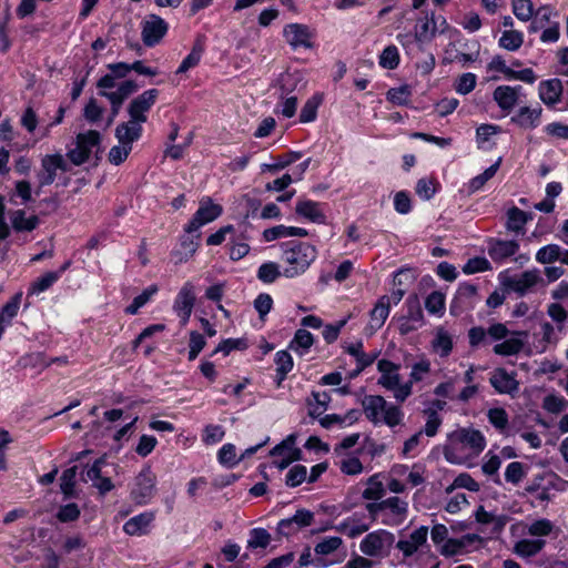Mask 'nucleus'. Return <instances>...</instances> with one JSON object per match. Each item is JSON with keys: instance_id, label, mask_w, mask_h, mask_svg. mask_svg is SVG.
<instances>
[{"instance_id": "obj_64", "label": "nucleus", "mask_w": 568, "mask_h": 568, "mask_svg": "<svg viewBox=\"0 0 568 568\" xmlns=\"http://www.w3.org/2000/svg\"><path fill=\"white\" fill-rule=\"evenodd\" d=\"M307 469L303 465L293 466L286 474L285 484L288 487H297L306 480Z\"/></svg>"}, {"instance_id": "obj_2", "label": "nucleus", "mask_w": 568, "mask_h": 568, "mask_svg": "<svg viewBox=\"0 0 568 568\" xmlns=\"http://www.w3.org/2000/svg\"><path fill=\"white\" fill-rule=\"evenodd\" d=\"M363 412L373 424L384 423L395 427L402 423L403 412L398 406L388 404L381 395H366L362 399Z\"/></svg>"}, {"instance_id": "obj_40", "label": "nucleus", "mask_w": 568, "mask_h": 568, "mask_svg": "<svg viewBox=\"0 0 568 568\" xmlns=\"http://www.w3.org/2000/svg\"><path fill=\"white\" fill-rule=\"evenodd\" d=\"M501 163V158H499L494 164L487 168L481 174L473 178L468 183V192L475 193L479 191L486 183L489 181L498 171Z\"/></svg>"}, {"instance_id": "obj_9", "label": "nucleus", "mask_w": 568, "mask_h": 568, "mask_svg": "<svg viewBox=\"0 0 568 568\" xmlns=\"http://www.w3.org/2000/svg\"><path fill=\"white\" fill-rule=\"evenodd\" d=\"M169 30V24L158 14H149L142 22V40L146 47L156 45Z\"/></svg>"}, {"instance_id": "obj_7", "label": "nucleus", "mask_w": 568, "mask_h": 568, "mask_svg": "<svg viewBox=\"0 0 568 568\" xmlns=\"http://www.w3.org/2000/svg\"><path fill=\"white\" fill-rule=\"evenodd\" d=\"M407 312L398 318V331L402 335H407L417 331L424 325V314L416 295L409 296L405 301Z\"/></svg>"}, {"instance_id": "obj_8", "label": "nucleus", "mask_w": 568, "mask_h": 568, "mask_svg": "<svg viewBox=\"0 0 568 568\" xmlns=\"http://www.w3.org/2000/svg\"><path fill=\"white\" fill-rule=\"evenodd\" d=\"M159 98V90L149 89L131 100L128 105V114L131 119L145 123L148 112L152 109Z\"/></svg>"}, {"instance_id": "obj_34", "label": "nucleus", "mask_w": 568, "mask_h": 568, "mask_svg": "<svg viewBox=\"0 0 568 568\" xmlns=\"http://www.w3.org/2000/svg\"><path fill=\"white\" fill-rule=\"evenodd\" d=\"M545 545L544 539H521L515 544L514 551L520 557L529 558L536 556Z\"/></svg>"}, {"instance_id": "obj_20", "label": "nucleus", "mask_w": 568, "mask_h": 568, "mask_svg": "<svg viewBox=\"0 0 568 568\" xmlns=\"http://www.w3.org/2000/svg\"><path fill=\"white\" fill-rule=\"evenodd\" d=\"M518 250L519 243L515 240H490L488 242V255L497 263L514 256Z\"/></svg>"}, {"instance_id": "obj_13", "label": "nucleus", "mask_w": 568, "mask_h": 568, "mask_svg": "<svg viewBox=\"0 0 568 568\" xmlns=\"http://www.w3.org/2000/svg\"><path fill=\"white\" fill-rule=\"evenodd\" d=\"M139 90V85L133 80L122 81L115 91H99V95L109 100L111 104V115L116 118L123 102Z\"/></svg>"}, {"instance_id": "obj_37", "label": "nucleus", "mask_w": 568, "mask_h": 568, "mask_svg": "<svg viewBox=\"0 0 568 568\" xmlns=\"http://www.w3.org/2000/svg\"><path fill=\"white\" fill-rule=\"evenodd\" d=\"M11 223L16 231L31 232L38 226L39 219L36 215L27 217L23 210H17L11 216Z\"/></svg>"}, {"instance_id": "obj_55", "label": "nucleus", "mask_w": 568, "mask_h": 568, "mask_svg": "<svg viewBox=\"0 0 568 568\" xmlns=\"http://www.w3.org/2000/svg\"><path fill=\"white\" fill-rule=\"evenodd\" d=\"M217 459L222 465L233 467L242 460V457H236V448L233 444H224L219 450Z\"/></svg>"}, {"instance_id": "obj_32", "label": "nucleus", "mask_w": 568, "mask_h": 568, "mask_svg": "<svg viewBox=\"0 0 568 568\" xmlns=\"http://www.w3.org/2000/svg\"><path fill=\"white\" fill-rule=\"evenodd\" d=\"M494 101L504 112L509 113L518 103L515 90L510 85H499L494 90Z\"/></svg>"}, {"instance_id": "obj_1", "label": "nucleus", "mask_w": 568, "mask_h": 568, "mask_svg": "<svg viewBox=\"0 0 568 568\" xmlns=\"http://www.w3.org/2000/svg\"><path fill=\"white\" fill-rule=\"evenodd\" d=\"M281 261L284 264L283 276L294 278L304 274L317 257V250L306 242L291 241L282 245Z\"/></svg>"}, {"instance_id": "obj_23", "label": "nucleus", "mask_w": 568, "mask_h": 568, "mask_svg": "<svg viewBox=\"0 0 568 568\" xmlns=\"http://www.w3.org/2000/svg\"><path fill=\"white\" fill-rule=\"evenodd\" d=\"M141 122L129 119L115 128V138L120 144L131 145L142 136L143 128Z\"/></svg>"}, {"instance_id": "obj_26", "label": "nucleus", "mask_w": 568, "mask_h": 568, "mask_svg": "<svg viewBox=\"0 0 568 568\" xmlns=\"http://www.w3.org/2000/svg\"><path fill=\"white\" fill-rule=\"evenodd\" d=\"M295 212L297 215L313 223L324 224L326 222V215L322 210V204L312 200H300L296 203Z\"/></svg>"}, {"instance_id": "obj_21", "label": "nucleus", "mask_w": 568, "mask_h": 568, "mask_svg": "<svg viewBox=\"0 0 568 568\" xmlns=\"http://www.w3.org/2000/svg\"><path fill=\"white\" fill-rule=\"evenodd\" d=\"M428 527L420 526L414 530L408 539H400L396 542V548L400 550L405 558L412 557L427 541Z\"/></svg>"}, {"instance_id": "obj_53", "label": "nucleus", "mask_w": 568, "mask_h": 568, "mask_svg": "<svg viewBox=\"0 0 568 568\" xmlns=\"http://www.w3.org/2000/svg\"><path fill=\"white\" fill-rule=\"evenodd\" d=\"M59 280V273L47 272L38 277L31 285L30 293L39 294L50 288Z\"/></svg>"}, {"instance_id": "obj_17", "label": "nucleus", "mask_w": 568, "mask_h": 568, "mask_svg": "<svg viewBox=\"0 0 568 568\" xmlns=\"http://www.w3.org/2000/svg\"><path fill=\"white\" fill-rule=\"evenodd\" d=\"M446 20L444 18L436 19L434 13L430 17L418 20L415 27V40L418 43H428L433 40L436 32L443 33L446 29Z\"/></svg>"}, {"instance_id": "obj_41", "label": "nucleus", "mask_w": 568, "mask_h": 568, "mask_svg": "<svg viewBox=\"0 0 568 568\" xmlns=\"http://www.w3.org/2000/svg\"><path fill=\"white\" fill-rule=\"evenodd\" d=\"M528 219L529 215L525 211L516 206H513L507 212L506 227L507 230L513 232H520L524 230V226L528 222Z\"/></svg>"}, {"instance_id": "obj_12", "label": "nucleus", "mask_w": 568, "mask_h": 568, "mask_svg": "<svg viewBox=\"0 0 568 568\" xmlns=\"http://www.w3.org/2000/svg\"><path fill=\"white\" fill-rule=\"evenodd\" d=\"M366 509L373 520L377 518L381 511L389 510L397 518L396 524H399L407 515L408 504L399 497H389L377 503H368Z\"/></svg>"}, {"instance_id": "obj_15", "label": "nucleus", "mask_w": 568, "mask_h": 568, "mask_svg": "<svg viewBox=\"0 0 568 568\" xmlns=\"http://www.w3.org/2000/svg\"><path fill=\"white\" fill-rule=\"evenodd\" d=\"M489 71H497L504 74L506 80H519L525 83L532 84L537 77L531 68H526L523 70H514L511 67L506 64V61L501 55H495L491 61L488 63Z\"/></svg>"}, {"instance_id": "obj_56", "label": "nucleus", "mask_w": 568, "mask_h": 568, "mask_svg": "<svg viewBox=\"0 0 568 568\" xmlns=\"http://www.w3.org/2000/svg\"><path fill=\"white\" fill-rule=\"evenodd\" d=\"M295 444H296V435L291 434L285 439H283L280 444L274 446L270 450V455L273 457L292 455L295 450H301L300 448L295 447Z\"/></svg>"}, {"instance_id": "obj_52", "label": "nucleus", "mask_w": 568, "mask_h": 568, "mask_svg": "<svg viewBox=\"0 0 568 568\" xmlns=\"http://www.w3.org/2000/svg\"><path fill=\"white\" fill-rule=\"evenodd\" d=\"M379 64L389 70H394L399 64V53L395 45H387L379 55Z\"/></svg>"}, {"instance_id": "obj_10", "label": "nucleus", "mask_w": 568, "mask_h": 568, "mask_svg": "<svg viewBox=\"0 0 568 568\" xmlns=\"http://www.w3.org/2000/svg\"><path fill=\"white\" fill-rule=\"evenodd\" d=\"M314 521V514L308 509H297L296 513L288 518L278 521L276 530L280 536L290 537L308 527Z\"/></svg>"}, {"instance_id": "obj_5", "label": "nucleus", "mask_w": 568, "mask_h": 568, "mask_svg": "<svg viewBox=\"0 0 568 568\" xmlns=\"http://www.w3.org/2000/svg\"><path fill=\"white\" fill-rule=\"evenodd\" d=\"M395 542V536L393 532L378 529L369 532L361 541V551L369 557H378L383 554H387Z\"/></svg>"}, {"instance_id": "obj_27", "label": "nucleus", "mask_w": 568, "mask_h": 568, "mask_svg": "<svg viewBox=\"0 0 568 568\" xmlns=\"http://www.w3.org/2000/svg\"><path fill=\"white\" fill-rule=\"evenodd\" d=\"M477 295V286L470 283L459 284L456 295L452 302L450 311L456 313V308H473Z\"/></svg>"}, {"instance_id": "obj_39", "label": "nucleus", "mask_w": 568, "mask_h": 568, "mask_svg": "<svg viewBox=\"0 0 568 568\" xmlns=\"http://www.w3.org/2000/svg\"><path fill=\"white\" fill-rule=\"evenodd\" d=\"M314 343V336L304 328H298L290 343V348L303 355Z\"/></svg>"}, {"instance_id": "obj_47", "label": "nucleus", "mask_w": 568, "mask_h": 568, "mask_svg": "<svg viewBox=\"0 0 568 568\" xmlns=\"http://www.w3.org/2000/svg\"><path fill=\"white\" fill-rule=\"evenodd\" d=\"M489 423L501 434L508 428V414L504 408L495 407L487 412Z\"/></svg>"}, {"instance_id": "obj_38", "label": "nucleus", "mask_w": 568, "mask_h": 568, "mask_svg": "<svg viewBox=\"0 0 568 568\" xmlns=\"http://www.w3.org/2000/svg\"><path fill=\"white\" fill-rule=\"evenodd\" d=\"M345 351H346V353H348L349 355L355 357L356 364H359L361 368H366V367L371 366L376 358V354H366L363 351V342L362 341H357L355 343H352V344L345 346Z\"/></svg>"}, {"instance_id": "obj_4", "label": "nucleus", "mask_w": 568, "mask_h": 568, "mask_svg": "<svg viewBox=\"0 0 568 568\" xmlns=\"http://www.w3.org/2000/svg\"><path fill=\"white\" fill-rule=\"evenodd\" d=\"M156 491V476L150 466L143 467L130 485V498L139 506L148 505Z\"/></svg>"}, {"instance_id": "obj_28", "label": "nucleus", "mask_w": 568, "mask_h": 568, "mask_svg": "<svg viewBox=\"0 0 568 568\" xmlns=\"http://www.w3.org/2000/svg\"><path fill=\"white\" fill-rule=\"evenodd\" d=\"M476 540H480V537L475 534H467L460 538L447 539L442 546L440 554L445 557L456 556L458 554H462L466 547H468Z\"/></svg>"}, {"instance_id": "obj_25", "label": "nucleus", "mask_w": 568, "mask_h": 568, "mask_svg": "<svg viewBox=\"0 0 568 568\" xmlns=\"http://www.w3.org/2000/svg\"><path fill=\"white\" fill-rule=\"evenodd\" d=\"M489 382L499 394H513L518 390V382L515 378V374H509L505 368H496Z\"/></svg>"}, {"instance_id": "obj_6", "label": "nucleus", "mask_w": 568, "mask_h": 568, "mask_svg": "<svg viewBox=\"0 0 568 568\" xmlns=\"http://www.w3.org/2000/svg\"><path fill=\"white\" fill-rule=\"evenodd\" d=\"M58 171H69V164L65 158L61 153L44 155L41 159V170L37 174L39 186L51 185L55 181Z\"/></svg>"}, {"instance_id": "obj_57", "label": "nucleus", "mask_w": 568, "mask_h": 568, "mask_svg": "<svg viewBox=\"0 0 568 568\" xmlns=\"http://www.w3.org/2000/svg\"><path fill=\"white\" fill-rule=\"evenodd\" d=\"M513 12L518 20L529 21L534 16V6L530 0H513Z\"/></svg>"}, {"instance_id": "obj_14", "label": "nucleus", "mask_w": 568, "mask_h": 568, "mask_svg": "<svg viewBox=\"0 0 568 568\" xmlns=\"http://www.w3.org/2000/svg\"><path fill=\"white\" fill-rule=\"evenodd\" d=\"M541 282L542 277L540 276V271L538 268H532L525 271L518 276L507 277L503 284L519 296H524Z\"/></svg>"}, {"instance_id": "obj_3", "label": "nucleus", "mask_w": 568, "mask_h": 568, "mask_svg": "<svg viewBox=\"0 0 568 568\" xmlns=\"http://www.w3.org/2000/svg\"><path fill=\"white\" fill-rule=\"evenodd\" d=\"M486 447V439L480 430L474 428H458L448 435V445L445 447V457L452 460L454 450L467 448L473 454L481 453Z\"/></svg>"}, {"instance_id": "obj_18", "label": "nucleus", "mask_w": 568, "mask_h": 568, "mask_svg": "<svg viewBox=\"0 0 568 568\" xmlns=\"http://www.w3.org/2000/svg\"><path fill=\"white\" fill-rule=\"evenodd\" d=\"M283 36L285 37L287 43L296 49V48H306L310 49L313 47L311 39L313 38V33L306 24L302 23H290L286 24L283 30Z\"/></svg>"}, {"instance_id": "obj_45", "label": "nucleus", "mask_w": 568, "mask_h": 568, "mask_svg": "<svg viewBox=\"0 0 568 568\" xmlns=\"http://www.w3.org/2000/svg\"><path fill=\"white\" fill-rule=\"evenodd\" d=\"M159 288L156 285H150L141 294L135 296L132 303L125 308V313L134 315L143 307L153 295L158 293Z\"/></svg>"}, {"instance_id": "obj_59", "label": "nucleus", "mask_w": 568, "mask_h": 568, "mask_svg": "<svg viewBox=\"0 0 568 568\" xmlns=\"http://www.w3.org/2000/svg\"><path fill=\"white\" fill-rule=\"evenodd\" d=\"M410 94L412 91L408 85L392 88L387 92V100L397 105H407Z\"/></svg>"}, {"instance_id": "obj_63", "label": "nucleus", "mask_w": 568, "mask_h": 568, "mask_svg": "<svg viewBox=\"0 0 568 568\" xmlns=\"http://www.w3.org/2000/svg\"><path fill=\"white\" fill-rule=\"evenodd\" d=\"M205 345L206 341L202 334L195 331L191 332L189 341V361H194L205 347Z\"/></svg>"}, {"instance_id": "obj_29", "label": "nucleus", "mask_w": 568, "mask_h": 568, "mask_svg": "<svg viewBox=\"0 0 568 568\" xmlns=\"http://www.w3.org/2000/svg\"><path fill=\"white\" fill-rule=\"evenodd\" d=\"M154 513L145 511L130 518L123 525V531L130 536H141L146 532L149 525L154 520Z\"/></svg>"}, {"instance_id": "obj_49", "label": "nucleus", "mask_w": 568, "mask_h": 568, "mask_svg": "<svg viewBox=\"0 0 568 568\" xmlns=\"http://www.w3.org/2000/svg\"><path fill=\"white\" fill-rule=\"evenodd\" d=\"M100 141H101V135L95 130H89L88 132L79 133L77 135V140H75V142L80 146H83V150H85L89 155H91L92 150L94 148H99Z\"/></svg>"}, {"instance_id": "obj_51", "label": "nucleus", "mask_w": 568, "mask_h": 568, "mask_svg": "<svg viewBox=\"0 0 568 568\" xmlns=\"http://www.w3.org/2000/svg\"><path fill=\"white\" fill-rule=\"evenodd\" d=\"M523 42V34L516 30L504 31L499 39V45L509 51L518 50Z\"/></svg>"}, {"instance_id": "obj_35", "label": "nucleus", "mask_w": 568, "mask_h": 568, "mask_svg": "<svg viewBox=\"0 0 568 568\" xmlns=\"http://www.w3.org/2000/svg\"><path fill=\"white\" fill-rule=\"evenodd\" d=\"M203 52L204 42L202 39L199 38L193 44L191 52L181 62L180 67L176 70V73H184L187 70L196 67L201 61Z\"/></svg>"}, {"instance_id": "obj_30", "label": "nucleus", "mask_w": 568, "mask_h": 568, "mask_svg": "<svg viewBox=\"0 0 568 568\" xmlns=\"http://www.w3.org/2000/svg\"><path fill=\"white\" fill-rule=\"evenodd\" d=\"M389 312V297L387 295H383L369 312V327L373 331L379 329L388 317Z\"/></svg>"}, {"instance_id": "obj_33", "label": "nucleus", "mask_w": 568, "mask_h": 568, "mask_svg": "<svg viewBox=\"0 0 568 568\" xmlns=\"http://www.w3.org/2000/svg\"><path fill=\"white\" fill-rule=\"evenodd\" d=\"M276 365V385L280 387L293 368V358L286 351H278L274 358Z\"/></svg>"}, {"instance_id": "obj_42", "label": "nucleus", "mask_w": 568, "mask_h": 568, "mask_svg": "<svg viewBox=\"0 0 568 568\" xmlns=\"http://www.w3.org/2000/svg\"><path fill=\"white\" fill-rule=\"evenodd\" d=\"M256 276L261 282L272 284L283 276V270L281 271L280 265L275 262H266L260 265Z\"/></svg>"}, {"instance_id": "obj_22", "label": "nucleus", "mask_w": 568, "mask_h": 568, "mask_svg": "<svg viewBox=\"0 0 568 568\" xmlns=\"http://www.w3.org/2000/svg\"><path fill=\"white\" fill-rule=\"evenodd\" d=\"M562 90V82L557 78L541 81L538 87L539 98L547 106H554L560 101Z\"/></svg>"}, {"instance_id": "obj_43", "label": "nucleus", "mask_w": 568, "mask_h": 568, "mask_svg": "<svg viewBox=\"0 0 568 568\" xmlns=\"http://www.w3.org/2000/svg\"><path fill=\"white\" fill-rule=\"evenodd\" d=\"M367 487L362 493L364 499L367 500H379L384 494L385 488L379 479V474H375L367 479Z\"/></svg>"}, {"instance_id": "obj_50", "label": "nucleus", "mask_w": 568, "mask_h": 568, "mask_svg": "<svg viewBox=\"0 0 568 568\" xmlns=\"http://www.w3.org/2000/svg\"><path fill=\"white\" fill-rule=\"evenodd\" d=\"M271 542V535L264 528H253L250 530L247 547L251 549L266 548Z\"/></svg>"}, {"instance_id": "obj_54", "label": "nucleus", "mask_w": 568, "mask_h": 568, "mask_svg": "<svg viewBox=\"0 0 568 568\" xmlns=\"http://www.w3.org/2000/svg\"><path fill=\"white\" fill-rule=\"evenodd\" d=\"M342 545L343 540L341 537L332 536L316 544L314 551L316 555L326 556L336 551Z\"/></svg>"}, {"instance_id": "obj_19", "label": "nucleus", "mask_w": 568, "mask_h": 568, "mask_svg": "<svg viewBox=\"0 0 568 568\" xmlns=\"http://www.w3.org/2000/svg\"><path fill=\"white\" fill-rule=\"evenodd\" d=\"M542 108L521 106L516 114L510 118V122L516 124L523 130H534L539 126L541 122Z\"/></svg>"}, {"instance_id": "obj_46", "label": "nucleus", "mask_w": 568, "mask_h": 568, "mask_svg": "<svg viewBox=\"0 0 568 568\" xmlns=\"http://www.w3.org/2000/svg\"><path fill=\"white\" fill-rule=\"evenodd\" d=\"M561 257V247L558 244H548L536 253V261L540 264H550Z\"/></svg>"}, {"instance_id": "obj_31", "label": "nucleus", "mask_w": 568, "mask_h": 568, "mask_svg": "<svg viewBox=\"0 0 568 568\" xmlns=\"http://www.w3.org/2000/svg\"><path fill=\"white\" fill-rule=\"evenodd\" d=\"M516 336L505 339L494 346V353L501 356H511L521 352L524 347V338L527 337L526 332H516Z\"/></svg>"}, {"instance_id": "obj_16", "label": "nucleus", "mask_w": 568, "mask_h": 568, "mask_svg": "<svg viewBox=\"0 0 568 568\" xmlns=\"http://www.w3.org/2000/svg\"><path fill=\"white\" fill-rule=\"evenodd\" d=\"M195 304L194 285L191 282H186L178 293L173 310L176 315L181 318L183 325H185L192 314Z\"/></svg>"}, {"instance_id": "obj_48", "label": "nucleus", "mask_w": 568, "mask_h": 568, "mask_svg": "<svg viewBox=\"0 0 568 568\" xmlns=\"http://www.w3.org/2000/svg\"><path fill=\"white\" fill-rule=\"evenodd\" d=\"M322 103V98L318 95H313L310 98L305 104L303 105L300 113V122L308 123L313 122L317 115V109Z\"/></svg>"}, {"instance_id": "obj_11", "label": "nucleus", "mask_w": 568, "mask_h": 568, "mask_svg": "<svg viewBox=\"0 0 568 568\" xmlns=\"http://www.w3.org/2000/svg\"><path fill=\"white\" fill-rule=\"evenodd\" d=\"M222 212L221 205L212 203L211 200L206 202L202 201L191 221L185 225V233L197 232L203 225L216 220Z\"/></svg>"}, {"instance_id": "obj_44", "label": "nucleus", "mask_w": 568, "mask_h": 568, "mask_svg": "<svg viewBox=\"0 0 568 568\" xmlns=\"http://www.w3.org/2000/svg\"><path fill=\"white\" fill-rule=\"evenodd\" d=\"M77 474H78V467L72 466V467L63 470V473L60 477V489L65 499L74 496Z\"/></svg>"}, {"instance_id": "obj_60", "label": "nucleus", "mask_w": 568, "mask_h": 568, "mask_svg": "<svg viewBox=\"0 0 568 568\" xmlns=\"http://www.w3.org/2000/svg\"><path fill=\"white\" fill-rule=\"evenodd\" d=\"M525 476L526 471L524 469L523 463L520 462H511L506 467L505 479L507 483L518 485L524 479Z\"/></svg>"}, {"instance_id": "obj_24", "label": "nucleus", "mask_w": 568, "mask_h": 568, "mask_svg": "<svg viewBox=\"0 0 568 568\" xmlns=\"http://www.w3.org/2000/svg\"><path fill=\"white\" fill-rule=\"evenodd\" d=\"M377 369L381 376L377 384L386 389L394 388L400 383V375L398 373L399 365L388 359H381L377 363Z\"/></svg>"}, {"instance_id": "obj_36", "label": "nucleus", "mask_w": 568, "mask_h": 568, "mask_svg": "<svg viewBox=\"0 0 568 568\" xmlns=\"http://www.w3.org/2000/svg\"><path fill=\"white\" fill-rule=\"evenodd\" d=\"M434 352L440 357H447L453 349V338L444 328H438L435 338L432 342Z\"/></svg>"}, {"instance_id": "obj_62", "label": "nucleus", "mask_w": 568, "mask_h": 568, "mask_svg": "<svg viewBox=\"0 0 568 568\" xmlns=\"http://www.w3.org/2000/svg\"><path fill=\"white\" fill-rule=\"evenodd\" d=\"M81 510L75 503L63 505L57 513V519L61 523H71L79 519Z\"/></svg>"}, {"instance_id": "obj_61", "label": "nucleus", "mask_w": 568, "mask_h": 568, "mask_svg": "<svg viewBox=\"0 0 568 568\" xmlns=\"http://www.w3.org/2000/svg\"><path fill=\"white\" fill-rule=\"evenodd\" d=\"M425 307L430 314H442L445 308V296L438 291L432 292L425 301Z\"/></svg>"}, {"instance_id": "obj_58", "label": "nucleus", "mask_w": 568, "mask_h": 568, "mask_svg": "<svg viewBox=\"0 0 568 568\" xmlns=\"http://www.w3.org/2000/svg\"><path fill=\"white\" fill-rule=\"evenodd\" d=\"M300 158H301L300 152L292 151V152L284 154L283 156H281L276 163H273V164L263 163L261 165V170H262V172L278 171V170L285 169L286 166L291 165L292 163L297 161Z\"/></svg>"}]
</instances>
